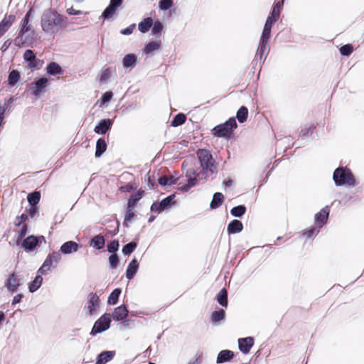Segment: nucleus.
Masks as SVG:
<instances>
[{"instance_id": "1", "label": "nucleus", "mask_w": 364, "mask_h": 364, "mask_svg": "<svg viewBox=\"0 0 364 364\" xmlns=\"http://www.w3.org/2000/svg\"><path fill=\"white\" fill-rule=\"evenodd\" d=\"M66 18L52 9L46 10L41 19V24L44 32L54 33L59 28L65 25Z\"/></svg>"}, {"instance_id": "2", "label": "nucleus", "mask_w": 364, "mask_h": 364, "mask_svg": "<svg viewBox=\"0 0 364 364\" xmlns=\"http://www.w3.org/2000/svg\"><path fill=\"white\" fill-rule=\"evenodd\" d=\"M237 127V124L234 117H230L225 123L218 124L212 129V134L218 138L230 139L233 134V130Z\"/></svg>"}, {"instance_id": "3", "label": "nucleus", "mask_w": 364, "mask_h": 364, "mask_svg": "<svg viewBox=\"0 0 364 364\" xmlns=\"http://www.w3.org/2000/svg\"><path fill=\"white\" fill-rule=\"evenodd\" d=\"M33 12V9L31 8L28 11L26 14L25 16L23 18L20 23L21 28L18 33V36L16 38L15 41L19 45L21 44L23 46L27 45V38L26 37L23 39V37L28 33L31 34L34 33V31L32 28V25L29 23L30 18L31 17Z\"/></svg>"}, {"instance_id": "4", "label": "nucleus", "mask_w": 364, "mask_h": 364, "mask_svg": "<svg viewBox=\"0 0 364 364\" xmlns=\"http://www.w3.org/2000/svg\"><path fill=\"white\" fill-rule=\"evenodd\" d=\"M333 181L337 186H355V180L350 170L346 168H337L333 173Z\"/></svg>"}, {"instance_id": "5", "label": "nucleus", "mask_w": 364, "mask_h": 364, "mask_svg": "<svg viewBox=\"0 0 364 364\" xmlns=\"http://www.w3.org/2000/svg\"><path fill=\"white\" fill-rule=\"evenodd\" d=\"M196 161L195 159L185 160L182 164V169L186 170V176L188 177V183L185 186L184 189L187 191L197 183V178L196 176V171L193 166L196 165Z\"/></svg>"}, {"instance_id": "6", "label": "nucleus", "mask_w": 364, "mask_h": 364, "mask_svg": "<svg viewBox=\"0 0 364 364\" xmlns=\"http://www.w3.org/2000/svg\"><path fill=\"white\" fill-rule=\"evenodd\" d=\"M61 259V255L58 252L50 253L46 258L42 266L38 269V273L47 274L53 268H55Z\"/></svg>"}, {"instance_id": "7", "label": "nucleus", "mask_w": 364, "mask_h": 364, "mask_svg": "<svg viewBox=\"0 0 364 364\" xmlns=\"http://www.w3.org/2000/svg\"><path fill=\"white\" fill-rule=\"evenodd\" d=\"M111 323V314H104L102 316L98 318L91 331L90 334L92 336H95L97 333H100L102 331L107 330L110 326Z\"/></svg>"}, {"instance_id": "8", "label": "nucleus", "mask_w": 364, "mask_h": 364, "mask_svg": "<svg viewBox=\"0 0 364 364\" xmlns=\"http://www.w3.org/2000/svg\"><path fill=\"white\" fill-rule=\"evenodd\" d=\"M197 156L200 166L203 170H211L213 166V159L210 152L206 149H199Z\"/></svg>"}, {"instance_id": "9", "label": "nucleus", "mask_w": 364, "mask_h": 364, "mask_svg": "<svg viewBox=\"0 0 364 364\" xmlns=\"http://www.w3.org/2000/svg\"><path fill=\"white\" fill-rule=\"evenodd\" d=\"M20 285L21 279L15 272H13L11 274H10L6 282H5V287L11 294L16 292Z\"/></svg>"}, {"instance_id": "10", "label": "nucleus", "mask_w": 364, "mask_h": 364, "mask_svg": "<svg viewBox=\"0 0 364 364\" xmlns=\"http://www.w3.org/2000/svg\"><path fill=\"white\" fill-rule=\"evenodd\" d=\"M329 212V207L326 206L315 215V224L318 228H322L327 223Z\"/></svg>"}, {"instance_id": "11", "label": "nucleus", "mask_w": 364, "mask_h": 364, "mask_svg": "<svg viewBox=\"0 0 364 364\" xmlns=\"http://www.w3.org/2000/svg\"><path fill=\"white\" fill-rule=\"evenodd\" d=\"M48 80L46 77H41L38 80L34 82L32 87L33 95L36 97L41 95L42 93L46 92V89L48 87Z\"/></svg>"}, {"instance_id": "12", "label": "nucleus", "mask_w": 364, "mask_h": 364, "mask_svg": "<svg viewBox=\"0 0 364 364\" xmlns=\"http://www.w3.org/2000/svg\"><path fill=\"white\" fill-rule=\"evenodd\" d=\"M15 21V15L10 14L9 16H4V18L0 22V38L5 34V33L11 27Z\"/></svg>"}, {"instance_id": "13", "label": "nucleus", "mask_w": 364, "mask_h": 364, "mask_svg": "<svg viewBox=\"0 0 364 364\" xmlns=\"http://www.w3.org/2000/svg\"><path fill=\"white\" fill-rule=\"evenodd\" d=\"M100 306L99 296L95 293H90L89 294V299L87 306L85 307L87 309L89 314L92 315Z\"/></svg>"}, {"instance_id": "14", "label": "nucleus", "mask_w": 364, "mask_h": 364, "mask_svg": "<svg viewBox=\"0 0 364 364\" xmlns=\"http://www.w3.org/2000/svg\"><path fill=\"white\" fill-rule=\"evenodd\" d=\"M254 345V338L252 337H246L243 338H240L238 340V346L240 350L245 353L247 354L250 353L251 348Z\"/></svg>"}, {"instance_id": "15", "label": "nucleus", "mask_w": 364, "mask_h": 364, "mask_svg": "<svg viewBox=\"0 0 364 364\" xmlns=\"http://www.w3.org/2000/svg\"><path fill=\"white\" fill-rule=\"evenodd\" d=\"M38 238L34 235H30L21 241L22 247L28 251L33 250L38 245Z\"/></svg>"}, {"instance_id": "16", "label": "nucleus", "mask_w": 364, "mask_h": 364, "mask_svg": "<svg viewBox=\"0 0 364 364\" xmlns=\"http://www.w3.org/2000/svg\"><path fill=\"white\" fill-rule=\"evenodd\" d=\"M112 126V121L109 119L101 120L97 125L95 126L94 131L99 134H105L109 131Z\"/></svg>"}, {"instance_id": "17", "label": "nucleus", "mask_w": 364, "mask_h": 364, "mask_svg": "<svg viewBox=\"0 0 364 364\" xmlns=\"http://www.w3.org/2000/svg\"><path fill=\"white\" fill-rule=\"evenodd\" d=\"M79 245L74 241H68L60 247V252L65 255L75 252L79 249Z\"/></svg>"}, {"instance_id": "18", "label": "nucleus", "mask_w": 364, "mask_h": 364, "mask_svg": "<svg viewBox=\"0 0 364 364\" xmlns=\"http://www.w3.org/2000/svg\"><path fill=\"white\" fill-rule=\"evenodd\" d=\"M145 191L140 188L136 193L132 194L128 200L127 205L130 208H135L137 206L138 202L143 198Z\"/></svg>"}, {"instance_id": "19", "label": "nucleus", "mask_w": 364, "mask_h": 364, "mask_svg": "<svg viewBox=\"0 0 364 364\" xmlns=\"http://www.w3.org/2000/svg\"><path fill=\"white\" fill-rule=\"evenodd\" d=\"M127 315L128 310L125 306L122 305L117 307L114 310V312L111 317L112 316L113 319L116 321H123L127 317Z\"/></svg>"}, {"instance_id": "20", "label": "nucleus", "mask_w": 364, "mask_h": 364, "mask_svg": "<svg viewBox=\"0 0 364 364\" xmlns=\"http://www.w3.org/2000/svg\"><path fill=\"white\" fill-rule=\"evenodd\" d=\"M234 358V352L230 350H221L217 357V363H223L230 361Z\"/></svg>"}, {"instance_id": "21", "label": "nucleus", "mask_w": 364, "mask_h": 364, "mask_svg": "<svg viewBox=\"0 0 364 364\" xmlns=\"http://www.w3.org/2000/svg\"><path fill=\"white\" fill-rule=\"evenodd\" d=\"M23 58L28 63V67L30 68H36L37 67L38 60L32 50H26L23 54Z\"/></svg>"}, {"instance_id": "22", "label": "nucleus", "mask_w": 364, "mask_h": 364, "mask_svg": "<svg viewBox=\"0 0 364 364\" xmlns=\"http://www.w3.org/2000/svg\"><path fill=\"white\" fill-rule=\"evenodd\" d=\"M139 268V264L136 259H133L129 264L126 271V277L128 279H132L136 273Z\"/></svg>"}, {"instance_id": "23", "label": "nucleus", "mask_w": 364, "mask_h": 364, "mask_svg": "<svg viewBox=\"0 0 364 364\" xmlns=\"http://www.w3.org/2000/svg\"><path fill=\"white\" fill-rule=\"evenodd\" d=\"M126 209L127 210L124 215L123 225L124 227L128 228L132 220L136 218V215L135 214V208H130L129 206L127 205Z\"/></svg>"}, {"instance_id": "24", "label": "nucleus", "mask_w": 364, "mask_h": 364, "mask_svg": "<svg viewBox=\"0 0 364 364\" xmlns=\"http://www.w3.org/2000/svg\"><path fill=\"white\" fill-rule=\"evenodd\" d=\"M243 225L238 220H233L228 225V232L229 234H235L242 230Z\"/></svg>"}, {"instance_id": "25", "label": "nucleus", "mask_w": 364, "mask_h": 364, "mask_svg": "<svg viewBox=\"0 0 364 364\" xmlns=\"http://www.w3.org/2000/svg\"><path fill=\"white\" fill-rule=\"evenodd\" d=\"M46 71L50 75H62L63 73L62 68L55 62L50 63L46 67Z\"/></svg>"}, {"instance_id": "26", "label": "nucleus", "mask_w": 364, "mask_h": 364, "mask_svg": "<svg viewBox=\"0 0 364 364\" xmlns=\"http://www.w3.org/2000/svg\"><path fill=\"white\" fill-rule=\"evenodd\" d=\"M114 355V353L112 351H103L98 355L95 364H106L113 358Z\"/></svg>"}, {"instance_id": "27", "label": "nucleus", "mask_w": 364, "mask_h": 364, "mask_svg": "<svg viewBox=\"0 0 364 364\" xmlns=\"http://www.w3.org/2000/svg\"><path fill=\"white\" fill-rule=\"evenodd\" d=\"M107 144L103 138H100L96 143L95 157H100L107 150Z\"/></svg>"}, {"instance_id": "28", "label": "nucleus", "mask_w": 364, "mask_h": 364, "mask_svg": "<svg viewBox=\"0 0 364 364\" xmlns=\"http://www.w3.org/2000/svg\"><path fill=\"white\" fill-rule=\"evenodd\" d=\"M105 244V238L101 235H97L93 237L90 240V246L97 250H101L104 247Z\"/></svg>"}, {"instance_id": "29", "label": "nucleus", "mask_w": 364, "mask_h": 364, "mask_svg": "<svg viewBox=\"0 0 364 364\" xmlns=\"http://www.w3.org/2000/svg\"><path fill=\"white\" fill-rule=\"evenodd\" d=\"M136 56L134 54H127L124 57L122 60L123 66L127 68H133L136 64Z\"/></svg>"}, {"instance_id": "30", "label": "nucleus", "mask_w": 364, "mask_h": 364, "mask_svg": "<svg viewBox=\"0 0 364 364\" xmlns=\"http://www.w3.org/2000/svg\"><path fill=\"white\" fill-rule=\"evenodd\" d=\"M42 275L43 274H39L37 272V275L35 279L30 283L28 286L29 291L31 292H34L38 290L42 284L43 277Z\"/></svg>"}, {"instance_id": "31", "label": "nucleus", "mask_w": 364, "mask_h": 364, "mask_svg": "<svg viewBox=\"0 0 364 364\" xmlns=\"http://www.w3.org/2000/svg\"><path fill=\"white\" fill-rule=\"evenodd\" d=\"M224 200V196L220 192H217L213 195V200L210 203V208L215 209L220 207Z\"/></svg>"}, {"instance_id": "32", "label": "nucleus", "mask_w": 364, "mask_h": 364, "mask_svg": "<svg viewBox=\"0 0 364 364\" xmlns=\"http://www.w3.org/2000/svg\"><path fill=\"white\" fill-rule=\"evenodd\" d=\"M236 117L240 123L246 122L248 117V109L245 106H242L237 110Z\"/></svg>"}, {"instance_id": "33", "label": "nucleus", "mask_w": 364, "mask_h": 364, "mask_svg": "<svg viewBox=\"0 0 364 364\" xmlns=\"http://www.w3.org/2000/svg\"><path fill=\"white\" fill-rule=\"evenodd\" d=\"M218 302L224 307L228 306V291L225 288H223L217 295Z\"/></svg>"}, {"instance_id": "34", "label": "nucleus", "mask_w": 364, "mask_h": 364, "mask_svg": "<svg viewBox=\"0 0 364 364\" xmlns=\"http://www.w3.org/2000/svg\"><path fill=\"white\" fill-rule=\"evenodd\" d=\"M152 25H153L152 18L150 17H148V18L144 19L142 21H141L139 23V26H138L139 30L141 33H146L150 29V28L151 27Z\"/></svg>"}, {"instance_id": "35", "label": "nucleus", "mask_w": 364, "mask_h": 364, "mask_svg": "<svg viewBox=\"0 0 364 364\" xmlns=\"http://www.w3.org/2000/svg\"><path fill=\"white\" fill-rule=\"evenodd\" d=\"M225 316V312L223 309H219L218 311H214L210 316L211 321L213 323H217L221 320H223Z\"/></svg>"}, {"instance_id": "36", "label": "nucleus", "mask_w": 364, "mask_h": 364, "mask_svg": "<svg viewBox=\"0 0 364 364\" xmlns=\"http://www.w3.org/2000/svg\"><path fill=\"white\" fill-rule=\"evenodd\" d=\"M27 199L31 205H36L40 201L41 193L39 191H34L28 195Z\"/></svg>"}, {"instance_id": "37", "label": "nucleus", "mask_w": 364, "mask_h": 364, "mask_svg": "<svg viewBox=\"0 0 364 364\" xmlns=\"http://www.w3.org/2000/svg\"><path fill=\"white\" fill-rule=\"evenodd\" d=\"M186 115L183 113H179L173 117L171 124V126L176 127H178V126H180V125H182L183 124H184L186 122Z\"/></svg>"}, {"instance_id": "38", "label": "nucleus", "mask_w": 364, "mask_h": 364, "mask_svg": "<svg viewBox=\"0 0 364 364\" xmlns=\"http://www.w3.org/2000/svg\"><path fill=\"white\" fill-rule=\"evenodd\" d=\"M28 231V225L26 224H23L22 226H21V229L18 230L17 232V237L16 244L17 245H19L22 241V240L26 236Z\"/></svg>"}, {"instance_id": "39", "label": "nucleus", "mask_w": 364, "mask_h": 364, "mask_svg": "<svg viewBox=\"0 0 364 364\" xmlns=\"http://www.w3.org/2000/svg\"><path fill=\"white\" fill-rule=\"evenodd\" d=\"M121 292H122L121 289L119 288L114 289L113 291L109 294V296L108 297L107 302L109 304H112V305L117 304Z\"/></svg>"}, {"instance_id": "40", "label": "nucleus", "mask_w": 364, "mask_h": 364, "mask_svg": "<svg viewBox=\"0 0 364 364\" xmlns=\"http://www.w3.org/2000/svg\"><path fill=\"white\" fill-rule=\"evenodd\" d=\"M246 212V208L243 205H240L231 209L230 213L235 217H242Z\"/></svg>"}, {"instance_id": "41", "label": "nucleus", "mask_w": 364, "mask_h": 364, "mask_svg": "<svg viewBox=\"0 0 364 364\" xmlns=\"http://www.w3.org/2000/svg\"><path fill=\"white\" fill-rule=\"evenodd\" d=\"M19 79H20L19 72L16 70H13L9 73V79H8L9 84L11 86H14V85L16 84V82L19 80Z\"/></svg>"}, {"instance_id": "42", "label": "nucleus", "mask_w": 364, "mask_h": 364, "mask_svg": "<svg viewBox=\"0 0 364 364\" xmlns=\"http://www.w3.org/2000/svg\"><path fill=\"white\" fill-rule=\"evenodd\" d=\"M117 7L109 4L102 12V17L104 18H109L112 17V16L116 12Z\"/></svg>"}, {"instance_id": "43", "label": "nucleus", "mask_w": 364, "mask_h": 364, "mask_svg": "<svg viewBox=\"0 0 364 364\" xmlns=\"http://www.w3.org/2000/svg\"><path fill=\"white\" fill-rule=\"evenodd\" d=\"M137 246L136 242H131L125 245L122 248V252L124 255H129L134 251Z\"/></svg>"}, {"instance_id": "44", "label": "nucleus", "mask_w": 364, "mask_h": 364, "mask_svg": "<svg viewBox=\"0 0 364 364\" xmlns=\"http://www.w3.org/2000/svg\"><path fill=\"white\" fill-rule=\"evenodd\" d=\"M159 183L161 186L172 185L175 183V179L173 176H163L159 178Z\"/></svg>"}, {"instance_id": "45", "label": "nucleus", "mask_w": 364, "mask_h": 364, "mask_svg": "<svg viewBox=\"0 0 364 364\" xmlns=\"http://www.w3.org/2000/svg\"><path fill=\"white\" fill-rule=\"evenodd\" d=\"M160 47V42L151 41L149 42L144 48V52L149 53L154 50H158Z\"/></svg>"}, {"instance_id": "46", "label": "nucleus", "mask_w": 364, "mask_h": 364, "mask_svg": "<svg viewBox=\"0 0 364 364\" xmlns=\"http://www.w3.org/2000/svg\"><path fill=\"white\" fill-rule=\"evenodd\" d=\"M339 50L342 55L348 56L353 53V47L351 44H346L341 46Z\"/></svg>"}, {"instance_id": "47", "label": "nucleus", "mask_w": 364, "mask_h": 364, "mask_svg": "<svg viewBox=\"0 0 364 364\" xmlns=\"http://www.w3.org/2000/svg\"><path fill=\"white\" fill-rule=\"evenodd\" d=\"M174 197H175L174 195L169 196L164 198L159 203L160 205L162 206V208L164 210L171 206L172 203H173V200Z\"/></svg>"}, {"instance_id": "48", "label": "nucleus", "mask_w": 364, "mask_h": 364, "mask_svg": "<svg viewBox=\"0 0 364 364\" xmlns=\"http://www.w3.org/2000/svg\"><path fill=\"white\" fill-rule=\"evenodd\" d=\"M136 188V186H135V184L134 183L130 182V183H127L124 186H120L119 190L122 193H126V192H131L132 191L135 190Z\"/></svg>"}, {"instance_id": "49", "label": "nucleus", "mask_w": 364, "mask_h": 364, "mask_svg": "<svg viewBox=\"0 0 364 364\" xmlns=\"http://www.w3.org/2000/svg\"><path fill=\"white\" fill-rule=\"evenodd\" d=\"M119 242L117 240H113L111 242H109L107 245V250L109 252L114 253L117 252L119 249Z\"/></svg>"}, {"instance_id": "50", "label": "nucleus", "mask_w": 364, "mask_h": 364, "mask_svg": "<svg viewBox=\"0 0 364 364\" xmlns=\"http://www.w3.org/2000/svg\"><path fill=\"white\" fill-rule=\"evenodd\" d=\"M173 6L171 0H161L159 1V7L161 10H168Z\"/></svg>"}, {"instance_id": "51", "label": "nucleus", "mask_w": 364, "mask_h": 364, "mask_svg": "<svg viewBox=\"0 0 364 364\" xmlns=\"http://www.w3.org/2000/svg\"><path fill=\"white\" fill-rule=\"evenodd\" d=\"M271 28L264 26V29L261 36V41L268 42L270 38Z\"/></svg>"}, {"instance_id": "52", "label": "nucleus", "mask_w": 364, "mask_h": 364, "mask_svg": "<svg viewBox=\"0 0 364 364\" xmlns=\"http://www.w3.org/2000/svg\"><path fill=\"white\" fill-rule=\"evenodd\" d=\"M109 262L112 268H116L119 264V257L117 254H113L109 257Z\"/></svg>"}, {"instance_id": "53", "label": "nucleus", "mask_w": 364, "mask_h": 364, "mask_svg": "<svg viewBox=\"0 0 364 364\" xmlns=\"http://www.w3.org/2000/svg\"><path fill=\"white\" fill-rule=\"evenodd\" d=\"M318 230H316L314 227L304 230L303 235L307 238L312 237L313 235L318 232Z\"/></svg>"}, {"instance_id": "54", "label": "nucleus", "mask_w": 364, "mask_h": 364, "mask_svg": "<svg viewBox=\"0 0 364 364\" xmlns=\"http://www.w3.org/2000/svg\"><path fill=\"white\" fill-rule=\"evenodd\" d=\"M111 76V70L109 68L104 69L100 75V81L105 82L107 81Z\"/></svg>"}, {"instance_id": "55", "label": "nucleus", "mask_w": 364, "mask_h": 364, "mask_svg": "<svg viewBox=\"0 0 364 364\" xmlns=\"http://www.w3.org/2000/svg\"><path fill=\"white\" fill-rule=\"evenodd\" d=\"M163 29V25L160 21H155L152 28V33L157 34L161 33Z\"/></svg>"}, {"instance_id": "56", "label": "nucleus", "mask_w": 364, "mask_h": 364, "mask_svg": "<svg viewBox=\"0 0 364 364\" xmlns=\"http://www.w3.org/2000/svg\"><path fill=\"white\" fill-rule=\"evenodd\" d=\"M267 43L268 42H264L260 41V45L258 48V53L260 55V58H262L263 54L267 50Z\"/></svg>"}, {"instance_id": "57", "label": "nucleus", "mask_w": 364, "mask_h": 364, "mask_svg": "<svg viewBox=\"0 0 364 364\" xmlns=\"http://www.w3.org/2000/svg\"><path fill=\"white\" fill-rule=\"evenodd\" d=\"M112 96H113V93L111 91H107V92H105L101 97V100H102V103H106V102H108L109 101H110Z\"/></svg>"}, {"instance_id": "58", "label": "nucleus", "mask_w": 364, "mask_h": 364, "mask_svg": "<svg viewBox=\"0 0 364 364\" xmlns=\"http://www.w3.org/2000/svg\"><path fill=\"white\" fill-rule=\"evenodd\" d=\"M37 212L38 208L36 205H31L29 208L26 209V213L31 218H33Z\"/></svg>"}, {"instance_id": "59", "label": "nucleus", "mask_w": 364, "mask_h": 364, "mask_svg": "<svg viewBox=\"0 0 364 364\" xmlns=\"http://www.w3.org/2000/svg\"><path fill=\"white\" fill-rule=\"evenodd\" d=\"M283 4H284V0H282V1H277V3H275L274 5L272 11L273 12L275 11L277 14H280V11L283 6Z\"/></svg>"}, {"instance_id": "60", "label": "nucleus", "mask_w": 364, "mask_h": 364, "mask_svg": "<svg viewBox=\"0 0 364 364\" xmlns=\"http://www.w3.org/2000/svg\"><path fill=\"white\" fill-rule=\"evenodd\" d=\"M151 210L154 212L161 213L164 210L162 208V206L160 205L159 203H154L151 206Z\"/></svg>"}, {"instance_id": "61", "label": "nucleus", "mask_w": 364, "mask_h": 364, "mask_svg": "<svg viewBox=\"0 0 364 364\" xmlns=\"http://www.w3.org/2000/svg\"><path fill=\"white\" fill-rule=\"evenodd\" d=\"M147 177V184L149 188V189H154L155 187V178L149 175V173L146 176Z\"/></svg>"}, {"instance_id": "62", "label": "nucleus", "mask_w": 364, "mask_h": 364, "mask_svg": "<svg viewBox=\"0 0 364 364\" xmlns=\"http://www.w3.org/2000/svg\"><path fill=\"white\" fill-rule=\"evenodd\" d=\"M134 28H135V24H132V25L129 26V27L122 30L121 33L123 35H129V34L132 33Z\"/></svg>"}, {"instance_id": "63", "label": "nucleus", "mask_w": 364, "mask_h": 364, "mask_svg": "<svg viewBox=\"0 0 364 364\" xmlns=\"http://www.w3.org/2000/svg\"><path fill=\"white\" fill-rule=\"evenodd\" d=\"M23 297V295L22 294H16L13 300H12V305H16L18 303H20Z\"/></svg>"}, {"instance_id": "64", "label": "nucleus", "mask_w": 364, "mask_h": 364, "mask_svg": "<svg viewBox=\"0 0 364 364\" xmlns=\"http://www.w3.org/2000/svg\"><path fill=\"white\" fill-rule=\"evenodd\" d=\"M67 12L68 14L70 15H79V14H82V11H80V10H76L74 8L71 7L70 9H67Z\"/></svg>"}]
</instances>
